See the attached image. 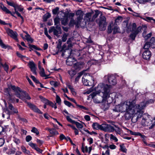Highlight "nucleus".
<instances>
[{
  "label": "nucleus",
  "mask_w": 155,
  "mask_h": 155,
  "mask_svg": "<svg viewBox=\"0 0 155 155\" xmlns=\"http://www.w3.org/2000/svg\"><path fill=\"white\" fill-rule=\"evenodd\" d=\"M147 28V27L145 25H143L142 26L138 27L134 32H133L130 34V38L133 40H135L137 35L139 33L141 32L142 29L143 30H144L143 34L144 33H146V30Z\"/></svg>",
  "instance_id": "20e7f679"
},
{
  "label": "nucleus",
  "mask_w": 155,
  "mask_h": 155,
  "mask_svg": "<svg viewBox=\"0 0 155 155\" xmlns=\"http://www.w3.org/2000/svg\"><path fill=\"white\" fill-rule=\"evenodd\" d=\"M104 78L105 79L107 80L109 83L110 84L114 85L116 84L115 77L113 75L108 74L105 75Z\"/></svg>",
  "instance_id": "9b49d317"
},
{
  "label": "nucleus",
  "mask_w": 155,
  "mask_h": 155,
  "mask_svg": "<svg viewBox=\"0 0 155 155\" xmlns=\"http://www.w3.org/2000/svg\"><path fill=\"white\" fill-rule=\"evenodd\" d=\"M122 20V18L121 16H119L115 20V23L116 25H118Z\"/></svg>",
  "instance_id": "c9c22d12"
},
{
  "label": "nucleus",
  "mask_w": 155,
  "mask_h": 155,
  "mask_svg": "<svg viewBox=\"0 0 155 155\" xmlns=\"http://www.w3.org/2000/svg\"><path fill=\"white\" fill-rule=\"evenodd\" d=\"M81 64L80 63L77 62L74 64L72 68H73L74 69H75V71H78L81 69Z\"/></svg>",
  "instance_id": "b1692460"
},
{
  "label": "nucleus",
  "mask_w": 155,
  "mask_h": 155,
  "mask_svg": "<svg viewBox=\"0 0 155 155\" xmlns=\"http://www.w3.org/2000/svg\"><path fill=\"white\" fill-rule=\"evenodd\" d=\"M8 35L11 37L15 40H17L18 34L16 31H13L12 30L8 29L7 31Z\"/></svg>",
  "instance_id": "f3484780"
},
{
  "label": "nucleus",
  "mask_w": 155,
  "mask_h": 155,
  "mask_svg": "<svg viewBox=\"0 0 155 155\" xmlns=\"http://www.w3.org/2000/svg\"><path fill=\"white\" fill-rule=\"evenodd\" d=\"M0 45L2 48L4 49H6L9 47L8 45H6L4 44L2 42V41L0 38Z\"/></svg>",
  "instance_id": "e433bc0d"
},
{
  "label": "nucleus",
  "mask_w": 155,
  "mask_h": 155,
  "mask_svg": "<svg viewBox=\"0 0 155 155\" xmlns=\"http://www.w3.org/2000/svg\"><path fill=\"white\" fill-rule=\"evenodd\" d=\"M123 23V25L126 28V31L128 33L131 31L134 32L137 29V25L135 23L128 24L127 21H124Z\"/></svg>",
  "instance_id": "39448f33"
},
{
  "label": "nucleus",
  "mask_w": 155,
  "mask_h": 155,
  "mask_svg": "<svg viewBox=\"0 0 155 155\" xmlns=\"http://www.w3.org/2000/svg\"><path fill=\"white\" fill-rule=\"evenodd\" d=\"M0 65L2 66L4 68L5 70L7 72L8 69V66L7 64H3L0 62Z\"/></svg>",
  "instance_id": "3c124183"
},
{
  "label": "nucleus",
  "mask_w": 155,
  "mask_h": 155,
  "mask_svg": "<svg viewBox=\"0 0 155 155\" xmlns=\"http://www.w3.org/2000/svg\"><path fill=\"white\" fill-rule=\"evenodd\" d=\"M115 127H116V129H114V131H115L117 133L120 134V129L118 127H117L116 125H114Z\"/></svg>",
  "instance_id": "5fc2aeb1"
},
{
  "label": "nucleus",
  "mask_w": 155,
  "mask_h": 155,
  "mask_svg": "<svg viewBox=\"0 0 155 155\" xmlns=\"http://www.w3.org/2000/svg\"><path fill=\"white\" fill-rule=\"evenodd\" d=\"M76 15L77 17H80L83 18V13L81 10H78L76 12Z\"/></svg>",
  "instance_id": "7c9ffc66"
},
{
  "label": "nucleus",
  "mask_w": 155,
  "mask_h": 155,
  "mask_svg": "<svg viewBox=\"0 0 155 155\" xmlns=\"http://www.w3.org/2000/svg\"><path fill=\"white\" fill-rule=\"evenodd\" d=\"M83 72H81L79 73L78 74V76L75 78V81H78L80 79L81 77L83 74Z\"/></svg>",
  "instance_id": "8fccbe9b"
},
{
  "label": "nucleus",
  "mask_w": 155,
  "mask_h": 155,
  "mask_svg": "<svg viewBox=\"0 0 155 155\" xmlns=\"http://www.w3.org/2000/svg\"><path fill=\"white\" fill-rule=\"evenodd\" d=\"M0 9H2L6 13H11V12L6 7H5L3 4L0 3Z\"/></svg>",
  "instance_id": "5701e85b"
},
{
  "label": "nucleus",
  "mask_w": 155,
  "mask_h": 155,
  "mask_svg": "<svg viewBox=\"0 0 155 155\" xmlns=\"http://www.w3.org/2000/svg\"><path fill=\"white\" fill-rule=\"evenodd\" d=\"M132 101H135V104L133 107V109L134 110L135 112H137V114H139V117H141L144 113L143 110L146 107L144 102L143 101L140 103L139 104H136V100H134Z\"/></svg>",
  "instance_id": "7ed1b4c3"
},
{
  "label": "nucleus",
  "mask_w": 155,
  "mask_h": 155,
  "mask_svg": "<svg viewBox=\"0 0 155 155\" xmlns=\"http://www.w3.org/2000/svg\"><path fill=\"white\" fill-rule=\"evenodd\" d=\"M40 70V74L41 76L42 77H46L45 78V79H47L49 78V77H48V76L45 74L44 69V68H41V69Z\"/></svg>",
  "instance_id": "473e14b6"
},
{
  "label": "nucleus",
  "mask_w": 155,
  "mask_h": 155,
  "mask_svg": "<svg viewBox=\"0 0 155 155\" xmlns=\"http://www.w3.org/2000/svg\"><path fill=\"white\" fill-rule=\"evenodd\" d=\"M90 78L89 75H88L87 74H84L82 78V82L84 85L86 86H92L93 85V83H94L93 81H92V83L90 82L89 80H88Z\"/></svg>",
  "instance_id": "9d476101"
},
{
  "label": "nucleus",
  "mask_w": 155,
  "mask_h": 155,
  "mask_svg": "<svg viewBox=\"0 0 155 155\" xmlns=\"http://www.w3.org/2000/svg\"><path fill=\"white\" fill-rule=\"evenodd\" d=\"M143 101L144 102L146 107L147 105L153 103L154 102V100L153 99H150L147 101Z\"/></svg>",
  "instance_id": "4c0bfd02"
},
{
  "label": "nucleus",
  "mask_w": 155,
  "mask_h": 155,
  "mask_svg": "<svg viewBox=\"0 0 155 155\" xmlns=\"http://www.w3.org/2000/svg\"><path fill=\"white\" fill-rule=\"evenodd\" d=\"M74 24L76 25V21L73 18H71V20L69 24V26H73V25Z\"/></svg>",
  "instance_id": "bf43d9fd"
},
{
  "label": "nucleus",
  "mask_w": 155,
  "mask_h": 155,
  "mask_svg": "<svg viewBox=\"0 0 155 155\" xmlns=\"http://www.w3.org/2000/svg\"><path fill=\"white\" fill-rule=\"evenodd\" d=\"M40 98L41 101H43L45 104L49 105L53 107H54V104L52 102L49 101L48 100L46 99L42 96H40Z\"/></svg>",
  "instance_id": "aec40b11"
},
{
  "label": "nucleus",
  "mask_w": 155,
  "mask_h": 155,
  "mask_svg": "<svg viewBox=\"0 0 155 155\" xmlns=\"http://www.w3.org/2000/svg\"><path fill=\"white\" fill-rule=\"evenodd\" d=\"M67 50L69 52H70V54L67 55L68 58L66 60V64L68 65L71 66L73 64L72 60H74V58H73L71 55L72 54V50L67 49Z\"/></svg>",
  "instance_id": "f8f14e48"
},
{
  "label": "nucleus",
  "mask_w": 155,
  "mask_h": 155,
  "mask_svg": "<svg viewBox=\"0 0 155 155\" xmlns=\"http://www.w3.org/2000/svg\"><path fill=\"white\" fill-rule=\"evenodd\" d=\"M6 131V127L5 126L3 127L0 125V134H3Z\"/></svg>",
  "instance_id": "ea45409f"
},
{
  "label": "nucleus",
  "mask_w": 155,
  "mask_h": 155,
  "mask_svg": "<svg viewBox=\"0 0 155 155\" xmlns=\"http://www.w3.org/2000/svg\"><path fill=\"white\" fill-rule=\"evenodd\" d=\"M142 51H143V53L142 54L143 58L146 60H149L151 56V53L150 51L147 49Z\"/></svg>",
  "instance_id": "ddd939ff"
},
{
  "label": "nucleus",
  "mask_w": 155,
  "mask_h": 155,
  "mask_svg": "<svg viewBox=\"0 0 155 155\" xmlns=\"http://www.w3.org/2000/svg\"><path fill=\"white\" fill-rule=\"evenodd\" d=\"M134 101L130 100L129 101H125L123 103H121L119 105V111L123 112L129 110L130 109L133 108L135 104Z\"/></svg>",
  "instance_id": "f03ea898"
},
{
  "label": "nucleus",
  "mask_w": 155,
  "mask_h": 155,
  "mask_svg": "<svg viewBox=\"0 0 155 155\" xmlns=\"http://www.w3.org/2000/svg\"><path fill=\"white\" fill-rule=\"evenodd\" d=\"M110 139L114 140L115 142H117L118 140L117 138L112 134H110Z\"/></svg>",
  "instance_id": "680f3d73"
},
{
  "label": "nucleus",
  "mask_w": 155,
  "mask_h": 155,
  "mask_svg": "<svg viewBox=\"0 0 155 155\" xmlns=\"http://www.w3.org/2000/svg\"><path fill=\"white\" fill-rule=\"evenodd\" d=\"M62 41L60 39H59L58 40V43L57 45V48L58 49V50H59V49L61 48V45H62Z\"/></svg>",
  "instance_id": "6e6d98bb"
},
{
  "label": "nucleus",
  "mask_w": 155,
  "mask_h": 155,
  "mask_svg": "<svg viewBox=\"0 0 155 155\" xmlns=\"http://www.w3.org/2000/svg\"><path fill=\"white\" fill-rule=\"evenodd\" d=\"M93 129L96 130H100L101 125H100L97 123H93L92 125Z\"/></svg>",
  "instance_id": "c85d7f7f"
},
{
  "label": "nucleus",
  "mask_w": 155,
  "mask_h": 155,
  "mask_svg": "<svg viewBox=\"0 0 155 155\" xmlns=\"http://www.w3.org/2000/svg\"><path fill=\"white\" fill-rule=\"evenodd\" d=\"M28 107L35 112L39 114H42V112L35 105L29 102L27 103Z\"/></svg>",
  "instance_id": "dca6fc26"
},
{
  "label": "nucleus",
  "mask_w": 155,
  "mask_h": 155,
  "mask_svg": "<svg viewBox=\"0 0 155 155\" xmlns=\"http://www.w3.org/2000/svg\"><path fill=\"white\" fill-rule=\"evenodd\" d=\"M11 88L15 92V95L16 96V94L17 93H19L21 91V89L20 88L18 87H16L15 85H11Z\"/></svg>",
  "instance_id": "a878e982"
},
{
  "label": "nucleus",
  "mask_w": 155,
  "mask_h": 155,
  "mask_svg": "<svg viewBox=\"0 0 155 155\" xmlns=\"http://www.w3.org/2000/svg\"><path fill=\"white\" fill-rule=\"evenodd\" d=\"M134 114V115L133 116H132L131 117L132 121L134 123L136 122L137 121L138 118H140L141 117H138L139 116V114H137V112H135Z\"/></svg>",
  "instance_id": "412c9836"
},
{
  "label": "nucleus",
  "mask_w": 155,
  "mask_h": 155,
  "mask_svg": "<svg viewBox=\"0 0 155 155\" xmlns=\"http://www.w3.org/2000/svg\"><path fill=\"white\" fill-rule=\"evenodd\" d=\"M31 78L33 81L36 83L38 84L39 83H40V82L39 81L37 80L35 76L32 75H31Z\"/></svg>",
  "instance_id": "e2e57ef3"
},
{
  "label": "nucleus",
  "mask_w": 155,
  "mask_h": 155,
  "mask_svg": "<svg viewBox=\"0 0 155 155\" xmlns=\"http://www.w3.org/2000/svg\"><path fill=\"white\" fill-rule=\"evenodd\" d=\"M135 112V111L133 109V108L130 109L129 110L126 111L125 115L126 119L128 120L130 119L134 114Z\"/></svg>",
  "instance_id": "2eb2a0df"
},
{
  "label": "nucleus",
  "mask_w": 155,
  "mask_h": 155,
  "mask_svg": "<svg viewBox=\"0 0 155 155\" xmlns=\"http://www.w3.org/2000/svg\"><path fill=\"white\" fill-rule=\"evenodd\" d=\"M68 73L69 75H70L71 77V79L74 77V76L77 73V71L75 70H74V69H72L71 70L68 71Z\"/></svg>",
  "instance_id": "c756f323"
},
{
  "label": "nucleus",
  "mask_w": 155,
  "mask_h": 155,
  "mask_svg": "<svg viewBox=\"0 0 155 155\" xmlns=\"http://www.w3.org/2000/svg\"><path fill=\"white\" fill-rule=\"evenodd\" d=\"M64 103L68 107H70L72 105L71 104L70 102L66 100L64 101Z\"/></svg>",
  "instance_id": "338daca9"
},
{
  "label": "nucleus",
  "mask_w": 155,
  "mask_h": 155,
  "mask_svg": "<svg viewBox=\"0 0 155 155\" xmlns=\"http://www.w3.org/2000/svg\"><path fill=\"white\" fill-rule=\"evenodd\" d=\"M59 10V8L58 7H56L54 9L52 10V12L53 15H56L57 14Z\"/></svg>",
  "instance_id": "4d7b16f0"
},
{
  "label": "nucleus",
  "mask_w": 155,
  "mask_h": 155,
  "mask_svg": "<svg viewBox=\"0 0 155 155\" xmlns=\"http://www.w3.org/2000/svg\"><path fill=\"white\" fill-rule=\"evenodd\" d=\"M68 34L67 33H64L62 37V41L65 42L67 39V37L68 36Z\"/></svg>",
  "instance_id": "a18cd8bd"
},
{
  "label": "nucleus",
  "mask_w": 155,
  "mask_h": 155,
  "mask_svg": "<svg viewBox=\"0 0 155 155\" xmlns=\"http://www.w3.org/2000/svg\"><path fill=\"white\" fill-rule=\"evenodd\" d=\"M91 13H87L86 14L85 16V18L88 21H91Z\"/></svg>",
  "instance_id": "58836bf2"
},
{
  "label": "nucleus",
  "mask_w": 155,
  "mask_h": 155,
  "mask_svg": "<svg viewBox=\"0 0 155 155\" xmlns=\"http://www.w3.org/2000/svg\"><path fill=\"white\" fill-rule=\"evenodd\" d=\"M111 88V85L107 84H104L103 83L99 84L97 87L98 90L96 92H93L90 96L93 98L97 94H99V95L102 97L103 100H106L109 103H110L112 101V98L110 97L109 95L110 89Z\"/></svg>",
  "instance_id": "f257e3e1"
},
{
  "label": "nucleus",
  "mask_w": 155,
  "mask_h": 155,
  "mask_svg": "<svg viewBox=\"0 0 155 155\" xmlns=\"http://www.w3.org/2000/svg\"><path fill=\"white\" fill-rule=\"evenodd\" d=\"M120 150L121 151L125 153L126 152L127 150L125 147L124 146V144L120 145Z\"/></svg>",
  "instance_id": "de8ad7c7"
},
{
  "label": "nucleus",
  "mask_w": 155,
  "mask_h": 155,
  "mask_svg": "<svg viewBox=\"0 0 155 155\" xmlns=\"http://www.w3.org/2000/svg\"><path fill=\"white\" fill-rule=\"evenodd\" d=\"M8 108L12 111L14 114H17L18 113V109L17 108H14L12 105L10 103L8 104Z\"/></svg>",
  "instance_id": "4be33fe9"
},
{
  "label": "nucleus",
  "mask_w": 155,
  "mask_h": 155,
  "mask_svg": "<svg viewBox=\"0 0 155 155\" xmlns=\"http://www.w3.org/2000/svg\"><path fill=\"white\" fill-rule=\"evenodd\" d=\"M11 88L15 92V95L16 96V94L17 93H19L21 91V89L20 88L18 87H16L15 85H11Z\"/></svg>",
  "instance_id": "393cba45"
},
{
  "label": "nucleus",
  "mask_w": 155,
  "mask_h": 155,
  "mask_svg": "<svg viewBox=\"0 0 155 155\" xmlns=\"http://www.w3.org/2000/svg\"><path fill=\"white\" fill-rule=\"evenodd\" d=\"M83 18H81L80 17H77V20L76 21V25L77 26H78L80 24L81 21L82 20Z\"/></svg>",
  "instance_id": "a19ab883"
},
{
  "label": "nucleus",
  "mask_w": 155,
  "mask_h": 155,
  "mask_svg": "<svg viewBox=\"0 0 155 155\" xmlns=\"http://www.w3.org/2000/svg\"><path fill=\"white\" fill-rule=\"evenodd\" d=\"M22 151L25 153L26 154H29L30 152L29 150L26 149L25 147L22 146L21 147Z\"/></svg>",
  "instance_id": "37998d69"
},
{
  "label": "nucleus",
  "mask_w": 155,
  "mask_h": 155,
  "mask_svg": "<svg viewBox=\"0 0 155 155\" xmlns=\"http://www.w3.org/2000/svg\"><path fill=\"white\" fill-rule=\"evenodd\" d=\"M151 47V46L149 44V43L148 42H146L143 47V48L142 49V51H144L145 50H148L149 48Z\"/></svg>",
  "instance_id": "f704fd0d"
},
{
  "label": "nucleus",
  "mask_w": 155,
  "mask_h": 155,
  "mask_svg": "<svg viewBox=\"0 0 155 155\" xmlns=\"http://www.w3.org/2000/svg\"><path fill=\"white\" fill-rule=\"evenodd\" d=\"M100 13V12L98 10H97L95 11V13L94 14V15H93V17L91 19V21H93L95 19L97 18L99 14Z\"/></svg>",
  "instance_id": "2f4dec72"
},
{
  "label": "nucleus",
  "mask_w": 155,
  "mask_h": 155,
  "mask_svg": "<svg viewBox=\"0 0 155 155\" xmlns=\"http://www.w3.org/2000/svg\"><path fill=\"white\" fill-rule=\"evenodd\" d=\"M25 37H26V40L28 42L29 41L31 43L33 41V39L31 38L29 34H28V35H25Z\"/></svg>",
  "instance_id": "c03bdc74"
},
{
  "label": "nucleus",
  "mask_w": 155,
  "mask_h": 155,
  "mask_svg": "<svg viewBox=\"0 0 155 155\" xmlns=\"http://www.w3.org/2000/svg\"><path fill=\"white\" fill-rule=\"evenodd\" d=\"M146 123V119L143 117L141 121L142 124L143 126L147 125V124Z\"/></svg>",
  "instance_id": "69168bd1"
},
{
  "label": "nucleus",
  "mask_w": 155,
  "mask_h": 155,
  "mask_svg": "<svg viewBox=\"0 0 155 155\" xmlns=\"http://www.w3.org/2000/svg\"><path fill=\"white\" fill-rule=\"evenodd\" d=\"M44 30L45 35L48 38L51 39V37L48 34L47 28H44Z\"/></svg>",
  "instance_id": "0e129e2a"
},
{
  "label": "nucleus",
  "mask_w": 155,
  "mask_h": 155,
  "mask_svg": "<svg viewBox=\"0 0 155 155\" xmlns=\"http://www.w3.org/2000/svg\"><path fill=\"white\" fill-rule=\"evenodd\" d=\"M113 29L114 30L113 31L114 34L117 33L118 31V30L119 29L117 26H115L114 28H113L112 26L111 28V25L110 24L108 27V33H110L112 32V29Z\"/></svg>",
  "instance_id": "6ab92c4d"
},
{
  "label": "nucleus",
  "mask_w": 155,
  "mask_h": 155,
  "mask_svg": "<svg viewBox=\"0 0 155 155\" xmlns=\"http://www.w3.org/2000/svg\"><path fill=\"white\" fill-rule=\"evenodd\" d=\"M56 103L58 104L59 105H61V100L60 97L57 94H56Z\"/></svg>",
  "instance_id": "09e8293b"
},
{
  "label": "nucleus",
  "mask_w": 155,
  "mask_h": 155,
  "mask_svg": "<svg viewBox=\"0 0 155 155\" xmlns=\"http://www.w3.org/2000/svg\"><path fill=\"white\" fill-rule=\"evenodd\" d=\"M100 130L105 132H111L114 131V127L106 124H103L101 125Z\"/></svg>",
  "instance_id": "6e6552de"
},
{
  "label": "nucleus",
  "mask_w": 155,
  "mask_h": 155,
  "mask_svg": "<svg viewBox=\"0 0 155 155\" xmlns=\"http://www.w3.org/2000/svg\"><path fill=\"white\" fill-rule=\"evenodd\" d=\"M61 28L58 25H57L55 27L54 26L51 27L48 30L49 33L53 32L54 35L58 37L59 34L61 33Z\"/></svg>",
  "instance_id": "0eeeda50"
},
{
  "label": "nucleus",
  "mask_w": 155,
  "mask_h": 155,
  "mask_svg": "<svg viewBox=\"0 0 155 155\" xmlns=\"http://www.w3.org/2000/svg\"><path fill=\"white\" fill-rule=\"evenodd\" d=\"M51 17V15L49 13H47L45 14L43 16V19L44 21H47L48 19Z\"/></svg>",
  "instance_id": "72a5a7b5"
},
{
  "label": "nucleus",
  "mask_w": 155,
  "mask_h": 155,
  "mask_svg": "<svg viewBox=\"0 0 155 155\" xmlns=\"http://www.w3.org/2000/svg\"><path fill=\"white\" fill-rule=\"evenodd\" d=\"M74 124H76L77 127L78 128H82L83 127V125L82 124L77 122L75 121V122H74Z\"/></svg>",
  "instance_id": "864d4df0"
},
{
  "label": "nucleus",
  "mask_w": 155,
  "mask_h": 155,
  "mask_svg": "<svg viewBox=\"0 0 155 155\" xmlns=\"http://www.w3.org/2000/svg\"><path fill=\"white\" fill-rule=\"evenodd\" d=\"M49 132L51 134V135L50 136L51 137H53L55 135L58 134V132L54 128L51 129Z\"/></svg>",
  "instance_id": "cd10ccee"
},
{
  "label": "nucleus",
  "mask_w": 155,
  "mask_h": 155,
  "mask_svg": "<svg viewBox=\"0 0 155 155\" xmlns=\"http://www.w3.org/2000/svg\"><path fill=\"white\" fill-rule=\"evenodd\" d=\"M6 2H7V3L9 5L12 6L13 7H15V3H14L13 2H9L8 1H6Z\"/></svg>",
  "instance_id": "052dcab7"
},
{
  "label": "nucleus",
  "mask_w": 155,
  "mask_h": 155,
  "mask_svg": "<svg viewBox=\"0 0 155 155\" xmlns=\"http://www.w3.org/2000/svg\"><path fill=\"white\" fill-rule=\"evenodd\" d=\"M106 18L104 16L101 15L100 17V20L99 21V26L101 30H105L106 25Z\"/></svg>",
  "instance_id": "1a4fd4ad"
},
{
  "label": "nucleus",
  "mask_w": 155,
  "mask_h": 155,
  "mask_svg": "<svg viewBox=\"0 0 155 155\" xmlns=\"http://www.w3.org/2000/svg\"><path fill=\"white\" fill-rule=\"evenodd\" d=\"M54 25L56 26L58 25V24H59L60 23L59 18L58 17L55 18L54 19Z\"/></svg>",
  "instance_id": "603ef678"
},
{
  "label": "nucleus",
  "mask_w": 155,
  "mask_h": 155,
  "mask_svg": "<svg viewBox=\"0 0 155 155\" xmlns=\"http://www.w3.org/2000/svg\"><path fill=\"white\" fill-rule=\"evenodd\" d=\"M68 21V18H66L65 19L64 18L63 20L61 21V23L63 25H66L67 24Z\"/></svg>",
  "instance_id": "13d9d810"
},
{
  "label": "nucleus",
  "mask_w": 155,
  "mask_h": 155,
  "mask_svg": "<svg viewBox=\"0 0 155 155\" xmlns=\"http://www.w3.org/2000/svg\"><path fill=\"white\" fill-rule=\"evenodd\" d=\"M16 96L25 102H26V99L28 100L31 99V97L25 91L21 90V91L16 93Z\"/></svg>",
  "instance_id": "423d86ee"
},
{
  "label": "nucleus",
  "mask_w": 155,
  "mask_h": 155,
  "mask_svg": "<svg viewBox=\"0 0 155 155\" xmlns=\"http://www.w3.org/2000/svg\"><path fill=\"white\" fill-rule=\"evenodd\" d=\"M9 89L6 88L5 89V94L8 97V99L11 102L15 101V99L13 97L12 94H11L9 92Z\"/></svg>",
  "instance_id": "a211bd4d"
},
{
  "label": "nucleus",
  "mask_w": 155,
  "mask_h": 155,
  "mask_svg": "<svg viewBox=\"0 0 155 155\" xmlns=\"http://www.w3.org/2000/svg\"><path fill=\"white\" fill-rule=\"evenodd\" d=\"M29 48L32 50H33V49H35L38 50H41V48H38L36 46L34 45H29Z\"/></svg>",
  "instance_id": "79ce46f5"
},
{
  "label": "nucleus",
  "mask_w": 155,
  "mask_h": 155,
  "mask_svg": "<svg viewBox=\"0 0 155 155\" xmlns=\"http://www.w3.org/2000/svg\"><path fill=\"white\" fill-rule=\"evenodd\" d=\"M31 131V132L35 133L36 135H38L39 134V132L38 129L35 127L32 128Z\"/></svg>",
  "instance_id": "49530a36"
},
{
  "label": "nucleus",
  "mask_w": 155,
  "mask_h": 155,
  "mask_svg": "<svg viewBox=\"0 0 155 155\" xmlns=\"http://www.w3.org/2000/svg\"><path fill=\"white\" fill-rule=\"evenodd\" d=\"M13 141L17 144H18L20 143L19 140L14 137H13Z\"/></svg>",
  "instance_id": "774afa93"
},
{
  "label": "nucleus",
  "mask_w": 155,
  "mask_h": 155,
  "mask_svg": "<svg viewBox=\"0 0 155 155\" xmlns=\"http://www.w3.org/2000/svg\"><path fill=\"white\" fill-rule=\"evenodd\" d=\"M28 66L32 73L36 75L37 74L36 71L37 68L34 62L32 61H30L28 64Z\"/></svg>",
  "instance_id": "4468645a"
},
{
  "label": "nucleus",
  "mask_w": 155,
  "mask_h": 155,
  "mask_svg": "<svg viewBox=\"0 0 155 155\" xmlns=\"http://www.w3.org/2000/svg\"><path fill=\"white\" fill-rule=\"evenodd\" d=\"M149 42L152 48H155V38L154 37H152Z\"/></svg>",
  "instance_id": "bb28decb"
}]
</instances>
